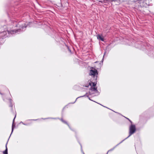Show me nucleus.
Here are the masks:
<instances>
[{
    "label": "nucleus",
    "instance_id": "obj_5",
    "mask_svg": "<svg viewBox=\"0 0 154 154\" xmlns=\"http://www.w3.org/2000/svg\"><path fill=\"white\" fill-rule=\"evenodd\" d=\"M149 0H148V1ZM147 0H138V2L141 4V3H143L142 5L143 6H146V4L148 5V4L146 3Z\"/></svg>",
    "mask_w": 154,
    "mask_h": 154
},
{
    "label": "nucleus",
    "instance_id": "obj_3",
    "mask_svg": "<svg viewBox=\"0 0 154 154\" xmlns=\"http://www.w3.org/2000/svg\"><path fill=\"white\" fill-rule=\"evenodd\" d=\"M136 128L135 125H131L129 127V135L125 139H126L130 137L132 134H134Z\"/></svg>",
    "mask_w": 154,
    "mask_h": 154
},
{
    "label": "nucleus",
    "instance_id": "obj_1",
    "mask_svg": "<svg viewBox=\"0 0 154 154\" xmlns=\"http://www.w3.org/2000/svg\"><path fill=\"white\" fill-rule=\"evenodd\" d=\"M16 26L17 27L19 26L20 28L15 30H11L10 31L8 30L7 31H4L1 32L0 33V37L3 38L6 36H8L10 35L14 34L16 33H18V32H20L22 31L21 30V29H23L25 28L26 27V24L24 21H21L19 22L18 24L16 25Z\"/></svg>",
    "mask_w": 154,
    "mask_h": 154
},
{
    "label": "nucleus",
    "instance_id": "obj_8",
    "mask_svg": "<svg viewBox=\"0 0 154 154\" xmlns=\"http://www.w3.org/2000/svg\"><path fill=\"white\" fill-rule=\"evenodd\" d=\"M7 143H6V149L5 150L3 151V153L4 154H8V149L7 148Z\"/></svg>",
    "mask_w": 154,
    "mask_h": 154
},
{
    "label": "nucleus",
    "instance_id": "obj_18",
    "mask_svg": "<svg viewBox=\"0 0 154 154\" xmlns=\"http://www.w3.org/2000/svg\"><path fill=\"white\" fill-rule=\"evenodd\" d=\"M37 120L36 119H35V120Z\"/></svg>",
    "mask_w": 154,
    "mask_h": 154
},
{
    "label": "nucleus",
    "instance_id": "obj_12",
    "mask_svg": "<svg viewBox=\"0 0 154 154\" xmlns=\"http://www.w3.org/2000/svg\"><path fill=\"white\" fill-rule=\"evenodd\" d=\"M20 123L23 124V122H20Z\"/></svg>",
    "mask_w": 154,
    "mask_h": 154
},
{
    "label": "nucleus",
    "instance_id": "obj_11",
    "mask_svg": "<svg viewBox=\"0 0 154 154\" xmlns=\"http://www.w3.org/2000/svg\"><path fill=\"white\" fill-rule=\"evenodd\" d=\"M85 96V95H84V96H82L80 97H78V98H76V100H75V102H74L73 103H74L75 102V101H76V100L78 98H79V97H84V96Z\"/></svg>",
    "mask_w": 154,
    "mask_h": 154
},
{
    "label": "nucleus",
    "instance_id": "obj_9",
    "mask_svg": "<svg viewBox=\"0 0 154 154\" xmlns=\"http://www.w3.org/2000/svg\"><path fill=\"white\" fill-rule=\"evenodd\" d=\"M108 0H103V1H100L99 2L102 3H106V1H107Z\"/></svg>",
    "mask_w": 154,
    "mask_h": 154
},
{
    "label": "nucleus",
    "instance_id": "obj_7",
    "mask_svg": "<svg viewBox=\"0 0 154 154\" xmlns=\"http://www.w3.org/2000/svg\"><path fill=\"white\" fill-rule=\"evenodd\" d=\"M15 117H16V116H15V117L14 118V119H13V124H12V127L11 133H12L13 132V130H14V127H15V125H14V120Z\"/></svg>",
    "mask_w": 154,
    "mask_h": 154
},
{
    "label": "nucleus",
    "instance_id": "obj_14",
    "mask_svg": "<svg viewBox=\"0 0 154 154\" xmlns=\"http://www.w3.org/2000/svg\"><path fill=\"white\" fill-rule=\"evenodd\" d=\"M23 125H26V124H24V123H23Z\"/></svg>",
    "mask_w": 154,
    "mask_h": 154
},
{
    "label": "nucleus",
    "instance_id": "obj_4",
    "mask_svg": "<svg viewBox=\"0 0 154 154\" xmlns=\"http://www.w3.org/2000/svg\"><path fill=\"white\" fill-rule=\"evenodd\" d=\"M98 74L97 70L95 69L92 68L90 71L89 75H91L95 76Z\"/></svg>",
    "mask_w": 154,
    "mask_h": 154
},
{
    "label": "nucleus",
    "instance_id": "obj_13",
    "mask_svg": "<svg viewBox=\"0 0 154 154\" xmlns=\"http://www.w3.org/2000/svg\"><path fill=\"white\" fill-rule=\"evenodd\" d=\"M88 98H89V99L90 100H91L90 99V97H88Z\"/></svg>",
    "mask_w": 154,
    "mask_h": 154
},
{
    "label": "nucleus",
    "instance_id": "obj_15",
    "mask_svg": "<svg viewBox=\"0 0 154 154\" xmlns=\"http://www.w3.org/2000/svg\"><path fill=\"white\" fill-rule=\"evenodd\" d=\"M23 125H26V124H24V123H23Z\"/></svg>",
    "mask_w": 154,
    "mask_h": 154
},
{
    "label": "nucleus",
    "instance_id": "obj_10",
    "mask_svg": "<svg viewBox=\"0 0 154 154\" xmlns=\"http://www.w3.org/2000/svg\"><path fill=\"white\" fill-rule=\"evenodd\" d=\"M61 121H62V122H63V123H66V124H68L67 123V122H65V121H64V120H63L62 119H61Z\"/></svg>",
    "mask_w": 154,
    "mask_h": 154
},
{
    "label": "nucleus",
    "instance_id": "obj_2",
    "mask_svg": "<svg viewBox=\"0 0 154 154\" xmlns=\"http://www.w3.org/2000/svg\"><path fill=\"white\" fill-rule=\"evenodd\" d=\"M89 85L91 86L90 88V93L94 91V92H96L97 91V88L96 87V84L95 83L91 82L89 83Z\"/></svg>",
    "mask_w": 154,
    "mask_h": 154
},
{
    "label": "nucleus",
    "instance_id": "obj_17",
    "mask_svg": "<svg viewBox=\"0 0 154 154\" xmlns=\"http://www.w3.org/2000/svg\"><path fill=\"white\" fill-rule=\"evenodd\" d=\"M0 94H1L0 92Z\"/></svg>",
    "mask_w": 154,
    "mask_h": 154
},
{
    "label": "nucleus",
    "instance_id": "obj_16",
    "mask_svg": "<svg viewBox=\"0 0 154 154\" xmlns=\"http://www.w3.org/2000/svg\"><path fill=\"white\" fill-rule=\"evenodd\" d=\"M114 148H113L112 149V150H113V149H114Z\"/></svg>",
    "mask_w": 154,
    "mask_h": 154
},
{
    "label": "nucleus",
    "instance_id": "obj_6",
    "mask_svg": "<svg viewBox=\"0 0 154 154\" xmlns=\"http://www.w3.org/2000/svg\"><path fill=\"white\" fill-rule=\"evenodd\" d=\"M97 36L98 39L103 41H104V37L102 35L98 34L97 35Z\"/></svg>",
    "mask_w": 154,
    "mask_h": 154
}]
</instances>
